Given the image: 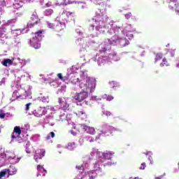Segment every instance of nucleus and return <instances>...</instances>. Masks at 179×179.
I'll return each instance as SVG.
<instances>
[{"label":"nucleus","instance_id":"5fc2aeb1","mask_svg":"<svg viewBox=\"0 0 179 179\" xmlns=\"http://www.w3.org/2000/svg\"><path fill=\"white\" fill-rule=\"evenodd\" d=\"M0 134H1V127H0Z\"/></svg>","mask_w":179,"mask_h":179},{"label":"nucleus","instance_id":"c03bdc74","mask_svg":"<svg viewBox=\"0 0 179 179\" xmlns=\"http://www.w3.org/2000/svg\"><path fill=\"white\" fill-rule=\"evenodd\" d=\"M83 166H76V169H78V170H82Z\"/></svg>","mask_w":179,"mask_h":179},{"label":"nucleus","instance_id":"a878e982","mask_svg":"<svg viewBox=\"0 0 179 179\" xmlns=\"http://www.w3.org/2000/svg\"><path fill=\"white\" fill-rule=\"evenodd\" d=\"M103 114L105 115H106V117H108V118H111V117H113V113H111V112H110V111H105V112H103Z\"/></svg>","mask_w":179,"mask_h":179},{"label":"nucleus","instance_id":"f8f14e48","mask_svg":"<svg viewBox=\"0 0 179 179\" xmlns=\"http://www.w3.org/2000/svg\"><path fill=\"white\" fill-rule=\"evenodd\" d=\"M33 114L35 117H41L44 115V112L41 108H37L34 110Z\"/></svg>","mask_w":179,"mask_h":179},{"label":"nucleus","instance_id":"423d86ee","mask_svg":"<svg viewBox=\"0 0 179 179\" xmlns=\"http://www.w3.org/2000/svg\"><path fill=\"white\" fill-rule=\"evenodd\" d=\"M29 44L31 47L35 48V50L41 48V43H40V40H38V38H34L33 36L32 38L29 40Z\"/></svg>","mask_w":179,"mask_h":179},{"label":"nucleus","instance_id":"c9c22d12","mask_svg":"<svg viewBox=\"0 0 179 179\" xmlns=\"http://www.w3.org/2000/svg\"><path fill=\"white\" fill-rule=\"evenodd\" d=\"M57 78L60 80H62L64 79V76H62V73H57Z\"/></svg>","mask_w":179,"mask_h":179},{"label":"nucleus","instance_id":"49530a36","mask_svg":"<svg viewBox=\"0 0 179 179\" xmlns=\"http://www.w3.org/2000/svg\"><path fill=\"white\" fill-rule=\"evenodd\" d=\"M154 73H159V71L158 70L155 71Z\"/></svg>","mask_w":179,"mask_h":179},{"label":"nucleus","instance_id":"aec40b11","mask_svg":"<svg viewBox=\"0 0 179 179\" xmlns=\"http://www.w3.org/2000/svg\"><path fill=\"white\" fill-rule=\"evenodd\" d=\"M159 66L161 68H163L164 66H169V62H167V59H166V57L162 59V62L160 63Z\"/></svg>","mask_w":179,"mask_h":179},{"label":"nucleus","instance_id":"72a5a7b5","mask_svg":"<svg viewBox=\"0 0 179 179\" xmlns=\"http://www.w3.org/2000/svg\"><path fill=\"white\" fill-rule=\"evenodd\" d=\"M114 99V97L111 95H108L107 97H106V100L107 101H111V100H113Z\"/></svg>","mask_w":179,"mask_h":179},{"label":"nucleus","instance_id":"de8ad7c7","mask_svg":"<svg viewBox=\"0 0 179 179\" xmlns=\"http://www.w3.org/2000/svg\"><path fill=\"white\" fill-rule=\"evenodd\" d=\"M44 173H47V170L44 169V168L43 169Z\"/></svg>","mask_w":179,"mask_h":179},{"label":"nucleus","instance_id":"864d4df0","mask_svg":"<svg viewBox=\"0 0 179 179\" xmlns=\"http://www.w3.org/2000/svg\"><path fill=\"white\" fill-rule=\"evenodd\" d=\"M2 22H1V20H0V24H1Z\"/></svg>","mask_w":179,"mask_h":179},{"label":"nucleus","instance_id":"2eb2a0df","mask_svg":"<svg viewBox=\"0 0 179 179\" xmlns=\"http://www.w3.org/2000/svg\"><path fill=\"white\" fill-rule=\"evenodd\" d=\"M76 114L80 120H86L87 118L86 113L83 112V110H79Z\"/></svg>","mask_w":179,"mask_h":179},{"label":"nucleus","instance_id":"0eeeda50","mask_svg":"<svg viewBox=\"0 0 179 179\" xmlns=\"http://www.w3.org/2000/svg\"><path fill=\"white\" fill-rule=\"evenodd\" d=\"M38 22H40V20H38V17L36 15H32L31 17V21L27 24V27H29V29H31V27H34L36 24H38Z\"/></svg>","mask_w":179,"mask_h":179},{"label":"nucleus","instance_id":"2f4dec72","mask_svg":"<svg viewBox=\"0 0 179 179\" xmlns=\"http://www.w3.org/2000/svg\"><path fill=\"white\" fill-rule=\"evenodd\" d=\"M25 106H26V108H25L26 111H29V110H30V106H31V103H28Z\"/></svg>","mask_w":179,"mask_h":179},{"label":"nucleus","instance_id":"ddd939ff","mask_svg":"<svg viewBox=\"0 0 179 179\" xmlns=\"http://www.w3.org/2000/svg\"><path fill=\"white\" fill-rule=\"evenodd\" d=\"M84 129L85 130L86 133L90 134V135H95L96 134V129H94V127L85 126Z\"/></svg>","mask_w":179,"mask_h":179},{"label":"nucleus","instance_id":"9b49d317","mask_svg":"<svg viewBox=\"0 0 179 179\" xmlns=\"http://www.w3.org/2000/svg\"><path fill=\"white\" fill-rule=\"evenodd\" d=\"M57 5H68L75 3V0H56Z\"/></svg>","mask_w":179,"mask_h":179},{"label":"nucleus","instance_id":"6e6d98bb","mask_svg":"<svg viewBox=\"0 0 179 179\" xmlns=\"http://www.w3.org/2000/svg\"><path fill=\"white\" fill-rule=\"evenodd\" d=\"M86 104H87V102H86Z\"/></svg>","mask_w":179,"mask_h":179},{"label":"nucleus","instance_id":"79ce46f5","mask_svg":"<svg viewBox=\"0 0 179 179\" xmlns=\"http://www.w3.org/2000/svg\"><path fill=\"white\" fill-rule=\"evenodd\" d=\"M148 159L150 160L151 164H152V163H153V158L152 157H149Z\"/></svg>","mask_w":179,"mask_h":179},{"label":"nucleus","instance_id":"1a4fd4ad","mask_svg":"<svg viewBox=\"0 0 179 179\" xmlns=\"http://www.w3.org/2000/svg\"><path fill=\"white\" fill-rule=\"evenodd\" d=\"M45 156V150L44 149H40L38 152L34 157V160L36 163H38V159H43Z\"/></svg>","mask_w":179,"mask_h":179},{"label":"nucleus","instance_id":"f257e3e1","mask_svg":"<svg viewBox=\"0 0 179 179\" xmlns=\"http://www.w3.org/2000/svg\"><path fill=\"white\" fill-rule=\"evenodd\" d=\"M80 87L83 90H85L88 92H90V93L94 92L96 90V79L93 78H88L85 84L83 83L80 84Z\"/></svg>","mask_w":179,"mask_h":179},{"label":"nucleus","instance_id":"412c9836","mask_svg":"<svg viewBox=\"0 0 179 179\" xmlns=\"http://www.w3.org/2000/svg\"><path fill=\"white\" fill-rule=\"evenodd\" d=\"M104 17L106 20H107V17H104L103 14L96 15V20H98V22H104Z\"/></svg>","mask_w":179,"mask_h":179},{"label":"nucleus","instance_id":"4c0bfd02","mask_svg":"<svg viewBox=\"0 0 179 179\" xmlns=\"http://www.w3.org/2000/svg\"><path fill=\"white\" fill-rule=\"evenodd\" d=\"M44 169V167L43 166V165H38L37 166V170L38 171H40V170H43Z\"/></svg>","mask_w":179,"mask_h":179},{"label":"nucleus","instance_id":"603ef678","mask_svg":"<svg viewBox=\"0 0 179 179\" xmlns=\"http://www.w3.org/2000/svg\"><path fill=\"white\" fill-rule=\"evenodd\" d=\"M134 179H139V178H135Z\"/></svg>","mask_w":179,"mask_h":179},{"label":"nucleus","instance_id":"9d476101","mask_svg":"<svg viewBox=\"0 0 179 179\" xmlns=\"http://www.w3.org/2000/svg\"><path fill=\"white\" fill-rule=\"evenodd\" d=\"M64 29H65V24L62 22H57V24L55 26L54 30L55 31L59 33V31H62Z\"/></svg>","mask_w":179,"mask_h":179},{"label":"nucleus","instance_id":"3c124183","mask_svg":"<svg viewBox=\"0 0 179 179\" xmlns=\"http://www.w3.org/2000/svg\"><path fill=\"white\" fill-rule=\"evenodd\" d=\"M27 153H31L30 151H27Z\"/></svg>","mask_w":179,"mask_h":179},{"label":"nucleus","instance_id":"cd10ccee","mask_svg":"<svg viewBox=\"0 0 179 179\" xmlns=\"http://www.w3.org/2000/svg\"><path fill=\"white\" fill-rule=\"evenodd\" d=\"M69 76H63L62 82H69Z\"/></svg>","mask_w":179,"mask_h":179},{"label":"nucleus","instance_id":"4be33fe9","mask_svg":"<svg viewBox=\"0 0 179 179\" xmlns=\"http://www.w3.org/2000/svg\"><path fill=\"white\" fill-rule=\"evenodd\" d=\"M8 65H12V64H13V62L10 59H7L3 62V66H8Z\"/></svg>","mask_w":179,"mask_h":179},{"label":"nucleus","instance_id":"5701e85b","mask_svg":"<svg viewBox=\"0 0 179 179\" xmlns=\"http://www.w3.org/2000/svg\"><path fill=\"white\" fill-rule=\"evenodd\" d=\"M66 15V16H67V17H73V13L69 12V11H66V10H64L63 11V15Z\"/></svg>","mask_w":179,"mask_h":179},{"label":"nucleus","instance_id":"a19ab883","mask_svg":"<svg viewBox=\"0 0 179 179\" xmlns=\"http://www.w3.org/2000/svg\"><path fill=\"white\" fill-rule=\"evenodd\" d=\"M5 113H0V118H1V119H3V118H5Z\"/></svg>","mask_w":179,"mask_h":179},{"label":"nucleus","instance_id":"7ed1b4c3","mask_svg":"<svg viewBox=\"0 0 179 179\" xmlns=\"http://www.w3.org/2000/svg\"><path fill=\"white\" fill-rule=\"evenodd\" d=\"M29 96H31V93L28 92L27 91L22 90L19 91H14L13 93V97H15V99H21L22 100H24V99H27V97H29Z\"/></svg>","mask_w":179,"mask_h":179},{"label":"nucleus","instance_id":"20e7f679","mask_svg":"<svg viewBox=\"0 0 179 179\" xmlns=\"http://www.w3.org/2000/svg\"><path fill=\"white\" fill-rule=\"evenodd\" d=\"M89 97V92L85 90H83V92L76 94L74 96L73 99L74 100H77V101H83L85 99H87Z\"/></svg>","mask_w":179,"mask_h":179},{"label":"nucleus","instance_id":"bb28decb","mask_svg":"<svg viewBox=\"0 0 179 179\" xmlns=\"http://www.w3.org/2000/svg\"><path fill=\"white\" fill-rule=\"evenodd\" d=\"M100 54H106L107 52V48H101V50H99Z\"/></svg>","mask_w":179,"mask_h":179},{"label":"nucleus","instance_id":"f3484780","mask_svg":"<svg viewBox=\"0 0 179 179\" xmlns=\"http://www.w3.org/2000/svg\"><path fill=\"white\" fill-rule=\"evenodd\" d=\"M162 58H163V54H162V53H157L155 55V64H157V62H160Z\"/></svg>","mask_w":179,"mask_h":179},{"label":"nucleus","instance_id":"a211bd4d","mask_svg":"<svg viewBox=\"0 0 179 179\" xmlns=\"http://www.w3.org/2000/svg\"><path fill=\"white\" fill-rule=\"evenodd\" d=\"M69 83H71V85H76V83L79 82V78H76V77L73 76L69 79Z\"/></svg>","mask_w":179,"mask_h":179},{"label":"nucleus","instance_id":"8fccbe9b","mask_svg":"<svg viewBox=\"0 0 179 179\" xmlns=\"http://www.w3.org/2000/svg\"><path fill=\"white\" fill-rule=\"evenodd\" d=\"M90 178H92V179L94 178L93 176H90Z\"/></svg>","mask_w":179,"mask_h":179},{"label":"nucleus","instance_id":"09e8293b","mask_svg":"<svg viewBox=\"0 0 179 179\" xmlns=\"http://www.w3.org/2000/svg\"><path fill=\"white\" fill-rule=\"evenodd\" d=\"M171 57H174V53H171Z\"/></svg>","mask_w":179,"mask_h":179},{"label":"nucleus","instance_id":"c756f323","mask_svg":"<svg viewBox=\"0 0 179 179\" xmlns=\"http://www.w3.org/2000/svg\"><path fill=\"white\" fill-rule=\"evenodd\" d=\"M105 164L106 166H114V164H117V162L115 161L110 162L106 163Z\"/></svg>","mask_w":179,"mask_h":179},{"label":"nucleus","instance_id":"c85d7f7f","mask_svg":"<svg viewBox=\"0 0 179 179\" xmlns=\"http://www.w3.org/2000/svg\"><path fill=\"white\" fill-rule=\"evenodd\" d=\"M125 17L126 19H127L128 20H129V19H131L132 17V13H127V14H125Z\"/></svg>","mask_w":179,"mask_h":179},{"label":"nucleus","instance_id":"ea45409f","mask_svg":"<svg viewBox=\"0 0 179 179\" xmlns=\"http://www.w3.org/2000/svg\"><path fill=\"white\" fill-rule=\"evenodd\" d=\"M9 174H10V176H13V174H16V170L12 172V171L9 169Z\"/></svg>","mask_w":179,"mask_h":179},{"label":"nucleus","instance_id":"58836bf2","mask_svg":"<svg viewBox=\"0 0 179 179\" xmlns=\"http://www.w3.org/2000/svg\"><path fill=\"white\" fill-rule=\"evenodd\" d=\"M59 103L60 106H64L65 104V102H62V99L61 98L59 99Z\"/></svg>","mask_w":179,"mask_h":179},{"label":"nucleus","instance_id":"dca6fc26","mask_svg":"<svg viewBox=\"0 0 179 179\" xmlns=\"http://www.w3.org/2000/svg\"><path fill=\"white\" fill-rule=\"evenodd\" d=\"M43 32H44V31H38L34 34L33 37L38 38V40L41 41V40L44 37V36H43Z\"/></svg>","mask_w":179,"mask_h":179},{"label":"nucleus","instance_id":"4468645a","mask_svg":"<svg viewBox=\"0 0 179 179\" xmlns=\"http://www.w3.org/2000/svg\"><path fill=\"white\" fill-rule=\"evenodd\" d=\"M102 156L104 159L107 160H111L113 157H114V153L108 152H103Z\"/></svg>","mask_w":179,"mask_h":179},{"label":"nucleus","instance_id":"f03ea898","mask_svg":"<svg viewBox=\"0 0 179 179\" xmlns=\"http://www.w3.org/2000/svg\"><path fill=\"white\" fill-rule=\"evenodd\" d=\"M116 129L111 126L104 125L100 131L99 135L96 137V139H100V136H111L113 132H115Z\"/></svg>","mask_w":179,"mask_h":179},{"label":"nucleus","instance_id":"6e6552de","mask_svg":"<svg viewBox=\"0 0 179 179\" xmlns=\"http://www.w3.org/2000/svg\"><path fill=\"white\" fill-rule=\"evenodd\" d=\"M22 134V129H20V127L15 126L14 127L13 131L11 134V139H16V138L20 136Z\"/></svg>","mask_w":179,"mask_h":179},{"label":"nucleus","instance_id":"7c9ffc66","mask_svg":"<svg viewBox=\"0 0 179 179\" xmlns=\"http://www.w3.org/2000/svg\"><path fill=\"white\" fill-rule=\"evenodd\" d=\"M146 168V164L145 162L142 163L141 166H140V170H145Z\"/></svg>","mask_w":179,"mask_h":179},{"label":"nucleus","instance_id":"393cba45","mask_svg":"<svg viewBox=\"0 0 179 179\" xmlns=\"http://www.w3.org/2000/svg\"><path fill=\"white\" fill-rule=\"evenodd\" d=\"M54 136H55V133H54V131H51L47 136H46V139L47 141L51 139V138H54Z\"/></svg>","mask_w":179,"mask_h":179},{"label":"nucleus","instance_id":"473e14b6","mask_svg":"<svg viewBox=\"0 0 179 179\" xmlns=\"http://www.w3.org/2000/svg\"><path fill=\"white\" fill-rule=\"evenodd\" d=\"M6 176V171H3L0 172V178H2V177H5Z\"/></svg>","mask_w":179,"mask_h":179},{"label":"nucleus","instance_id":"f704fd0d","mask_svg":"<svg viewBox=\"0 0 179 179\" xmlns=\"http://www.w3.org/2000/svg\"><path fill=\"white\" fill-rule=\"evenodd\" d=\"M88 142H90V143H92V142H94V138L90 136L87 138Z\"/></svg>","mask_w":179,"mask_h":179},{"label":"nucleus","instance_id":"37998d69","mask_svg":"<svg viewBox=\"0 0 179 179\" xmlns=\"http://www.w3.org/2000/svg\"><path fill=\"white\" fill-rule=\"evenodd\" d=\"M127 37H130L129 38H134V34H129V35H127Z\"/></svg>","mask_w":179,"mask_h":179},{"label":"nucleus","instance_id":"6ab92c4d","mask_svg":"<svg viewBox=\"0 0 179 179\" xmlns=\"http://www.w3.org/2000/svg\"><path fill=\"white\" fill-rule=\"evenodd\" d=\"M69 150H75L76 149V144L75 143H69L67 145Z\"/></svg>","mask_w":179,"mask_h":179},{"label":"nucleus","instance_id":"e433bc0d","mask_svg":"<svg viewBox=\"0 0 179 179\" xmlns=\"http://www.w3.org/2000/svg\"><path fill=\"white\" fill-rule=\"evenodd\" d=\"M48 26L50 29H55V27L54 26V24L48 22Z\"/></svg>","mask_w":179,"mask_h":179},{"label":"nucleus","instance_id":"39448f33","mask_svg":"<svg viewBox=\"0 0 179 179\" xmlns=\"http://www.w3.org/2000/svg\"><path fill=\"white\" fill-rule=\"evenodd\" d=\"M115 45L119 47V48H124V47H127V45H129V41L124 38H117L115 40Z\"/></svg>","mask_w":179,"mask_h":179},{"label":"nucleus","instance_id":"a18cd8bd","mask_svg":"<svg viewBox=\"0 0 179 179\" xmlns=\"http://www.w3.org/2000/svg\"><path fill=\"white\" fill-rule=\"evenodd\" d=\"M96 30H100V27L96 26Z\"/></svg>","mask_w":179,"mask_h":179},{"label":"nucleus","instance_id":"b1692460","mask_svg":"<svg viewBox=\"0 0 179 179\" xmlns=\"http://www.w3.org/2000/svg\"><path fill=\"white\" fill-rule=\"evenodd\" d=\"M52 10L51 9H47L44 11V14L45 15V16H51V15H52Z\"/></svg>","mask_w":179,"mask_h":179}]
</instances>
